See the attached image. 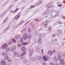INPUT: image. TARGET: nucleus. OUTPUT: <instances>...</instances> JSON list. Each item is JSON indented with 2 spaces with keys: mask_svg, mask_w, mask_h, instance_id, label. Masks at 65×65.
<instances>
[{
  "mask_svg": "<svg viewBox=\"0 0 65 65\" xmlns=\"http://www.w3.org/2000/svg\"><path fill=\"white\" fill-rule=\"evenodd\" d=\"M52 51H49L48 52V54H49V55H52Z\"/></svg>",
  "mask_w": 65,
  "mask_h": 65,
  "instance_id": "obj_9",
  "label": "nucleus"
},
{
  "mask_svg": "<svg viewBox=\"0 0 65 65\" xmlns=\"http://www.w3.org/2000/svg\"><path fill=\"white\" fill-rule=\"evenodd\" d=\"M43 59L44 61H47L48 60L47 58L45 56H43Z\"/></svg>",
  "mask_w": 65,
  "mask_h": 65,
  "instance_id": "obj_4",
  "label": "nucleus"
},
{
  "mask_svg": "<svg viewBox=\"0 0 65 65\" xmlns=\"http://www.w3.org/2000/svg\"><path fill=\"white\" fill-rule=\"evenodd\" d=\"M21 56H19V57H20Z\"/></svg>",
  "mask_w": 65,
  "mask_h": 65,
  "instance_id": "obj_32",
  "label": "nucleus"
},
{
  "mask_svg": "<svg viewBox=\"0 0 65 65\" xmlns=\"http://www.w3.org/2000/svg\"><path fill=\"white\" fill-rule=\"evenodd\" d=\"M21 49L22 51H24L26 50V47H22Z\"/></svg>",
  "mask_w": 65,
  "mask_h": 65,
  "instance_id": "obj_10",
  "label": "nucleus"
},
{
  "mask_svg": "<svg viewBox=\"0 0 65 65\" xmlns=\"http://www.w3.org/2000/svg\"><path fill=\"white\" fill-rule=\"evenodd\" d=\"M63 18L64 19H65V17H63Z\"/></svg>",
  "mask_w": 65,
  "mask_h": 65,
  "instance_id": "obj_28",
  "label": "nucleus"
},
{
  "mask_svg": "<svg viewBox=\"0 0 65 65\" xmlns=\"http://www.w3.org/2000/svg\"><path fill=\"white\" fill-rule=\"evenodd\" d=\"M16 54H17V52H14V55H16Z\"/></svg>",
  "mask_w": 65,
  "mask_h": 65,
  "instance_id": "obj_18",
  "label": "nucleus"
},
{
  "mask_svg": "<svg viewBox=\"0 0 65 65\" xmlns=\"http://www.w3.org/2000/svg\"><path fill=\"white\" fill-rule=\"evenodd\" d=\"M62 6V5H58V6L59 7H61V6Z\"/></svg>",
  "mask_w": 65,
  "mask_h": 65,
  "instance_id": "obj_20",
  "label": "nucleus"
},
{
  "mask_svg": "<svg viewBox=\"0 0 65 65\" xmlns=\"http://www.w3.org/2000/svg\"><path fill=\"white\" fill-rule=\"evenodd\" d=\"M21 17V16L20 15H17L15 17V18L16 20H18L20 17Z\"/></svg>",
  "mask_w": 65,
  "mask_h": 65,
  "instance_id": "obj_8",
  "label": "nucleus"
},
{
  "mask_svg": "<svg viewBox=\"0 0 65 65\" xmlns=\"http://www.w3.org/2000/svg\"><path fill=\"white\" fill-rule=\"evenodd\" d=\"M19 10V9H18V8H17L15 10V11H17V10Z\"/></svg>",
  "mask_w": 65,
  "mask_h": 65,
  "instance_id": "obj_22",
  "label": "nucleus"
},
{
  "mask_svg": "<svg viewBox=\"0 0 65 65\" xmlns=\"http://www.w3.org/2000/svg\"><path fill=\"white\" fill-rule=\"evenodd\" d=\"M5 59L6 60H8V62H10L11 61V59L8 57V56L7 55H5Z\"/></svg>",
  "mask_w": 65,
  "mask_h": 65,
  "instance_id": "obj_1",
  "label": "nucleus"
},
{
  "mask_svg": "<svg viewBox=\"0 0 65 65\" xmlns=\"http://www.w3.org/2000/svg\"><path fill=\"white\" fill-rule=\"evenodd\" d=\"M63 65H65V63H63Z\"/></svg>",
  "mask_w": 65,
  "mask_h": 65,
  "instance_id": "obj_27",
  "label": "nucleus"
},
{
  "mask_svg": "<svg viewBox=\"0 0 65 65\" xmlns=\"http://www.w3.org/2000/svg\"><path fill=\"white\" fill-rule=\"evenodd\" d=\"M8 47V45L6 44H4L2 45V47L3 49H6Z\"/></svg>",
  "mask_w": 65,
  "mask_h": 65,
  "instance_id": "obj_2",
  "label": "nucleus"
},
{
  "mask_svg": "<svg viewBox=\"0 0 65 65\" xmlns=\"http://www.w3.org/2000/svg\"><path fill=\"white\" fill-rule=\"evenodd\" d=\"M1 64L2 65H5V61L3 60H2L1 62Z\"/></svg>",
  "mask_w": 65,
  "mask_h": 65,
  "instance_id": "obj_5",
  "label": "nucleus"
},
{
  "mask_svg": "<svg viewBox=\"0 0 65 65\" xmlns=\"http://www.w3.org/2000/svg\"><path fill=\"white\" fill-rule=\"evenodd\" d=\"M51 59V58H50V57H48L47 59H48L49 60H50Z\"/></svg>",
  "mask_w": 65,
  "mask_h": 65,
  "instance_id": "obj_21",
  "label": "nucleus"
},
{
  "mask_svg": "<svg viewBox=\"0 0 65 65\" xmlns=\"http://www.w3.org/2000/svg\"><path fill=\"white\" fill-rule=\"evenodd\" d=\"M12 43V42L11 41H10L9 42L8 44L9 45H11V44Z\"/></svg>",
  "mask_w": 65,
  "mask_h": 65,
  "instance_id": "obj_14",
  "label": "nucleus"
},
{
  "mask_svg": "<svg viewBox=\"0 0 65 65\" xmlns=\"http://www.w3.org/2000/svg\"><path fill=\"white\" fill-rule=\"evenodd\" d=\"M35 7V6H32L31 7V8H33V7Z\"/></svg>",
  "mask_w": 65,
  "mask_h": 65,
  "instance_id": "obj_26",
  "label": "nucleus"
},
{
  "mask_svg": "<svg viewBox=\"0 0 65 65\" xmlns=\"http://www.w3.org/2000/svg\"><path fill=\"white\" fill-rule=\"evenodd\" d=\"M27 34H25L23 35V39H26L27 38Z\"/></svg>",
  "mask_w": 65,
  "mask_h": 65,
  "instance_id": "obj_6",
  "label": "nucleus"
},
{
  "mask_svg": "<svg viewBox=\"0 0 65 65\" xmlns=\"http://www.w3.org/2000/svg\"><path fill=\"white\" fill-rule=\"evenodd\" d=\"M15 37L16 38H17V39H18L20 37L19 36H16Z\"/></svg>",
  "mask_w": 65,
  "mask_h": 65,
  "instance_id": "obj_12",
  "label": "nucleus"
},
{
  "mask_svg": "<svg viewBox=\"0 0 65 65\" xmlns=\"http://www.w3.org/2000/svg\"><path fill=\"white\" fill-rule=\"evenodd\" d=\"M28 43V42H25L24 43L22 44V45H27V44Z\"/></svg>",
  "mask_w": 65,
  "mask_h": 65,
  "instance_id": "obj_11",
  "label": "nucleus"
},
{
  "mask_svg": "<svg viewBox=\"0 0 65 65\" xmlns=\"http://www.w3.org/2000/svg\"><path fill=\"white\" fill-rule=\"evenodd\" d=\"M54 52H55H55H56V51L55 50H54Z\"/></svg>",
  "mask_w": 65,
  "mask_h": 65,
  "instance_id": "obj_29",
  "label": "nucleus"
},
{
  "mask_svg": "<svg viewBox=\"0 0 65 65\" xmlns=\"http://www.w3.org/2000/svg\"><path fill=\"white\" fill-rule=\"evenodd\" d=\"M55 65H59L58 63H56Z\"/></svg>",
  "mask_w": 65,
  "mask_h": 65,
  "instance_id": "obj_25",
  "label": "nucleus"
},
{
  "mask_svg": "<svg viewBox=\"0 0 65 65\" xmlns=\"http://www.w3.org/2000/svg\"><path fill=\"white\" fill-rule=\"evenodd\" d=\"M7 65H9V64H7Z\"/></svg>",
  "mask_w": 65,
  "mask_h": 65,
  "instance_id": "obj_30",
  "label": "nucleus"
},
{
  "mask_svg": "<svg viewBox=\"0 0 65 65\" xmlns=\"http://www.w3.org/2000/svg\"><path fill=\"white\" fill-rule=\"evenodd\" d=\"M43 50H42V54H43Z\"/></svg>",
  "mask_w": 65,
  "mask_h": 65,
  "instance_id": "obj_24",
  "label": "nucleus"
},
{
  "mask_svg": "<svg viewBox=\"0 0 65 65\" xmlns=\"http://www.w3.org/2000/svg\"><path fill=\"white\" fill-rule=\"evenodd\" d=\"M15 50H16V47L14 46H13L12 47V48L11 50V51L12 52H13Z\"/></svg>",
  "mask_w": 65,
  "mask_h": 65,
  "instance_id": "obj_3",
  "label": "nucleus"
},
{
  "mask_svg": "<svg viewBox=\"0 0 65 65\" xmlns=\"http://www.w3.org/2000/svg\"><path fill=\"white\" fill-rule=\"evenodd\" d=\"M61 57H62V55H60V56H59V59H60V58H61Z\"/></svg>",
  "mask_w": 65,
  "mask_h": 65,
  "instance_id": "obj_15",
  "label": "nucleus"
},
{
  "mask_svg": "<svg viewBox=\"0 0 65 65\" xmlns=\"http://www.w3.org/2000/svg\"><path fill=\"white\" fill-rule=\"evenodd\" d=\"M20 40L21 42H22V41H23V39H22V38H21Z\"/></svg>",
  "mask_w": 65,
  "mask_h": 65,
  "instance_id": "obj_16",
  "label": "nucleus"
},
{
  "mask_svg": "<svg viewBox=\"0 0 65 65\" xmlns=\"http://www.w3.org/2000/svg\"><path fill=\"white\" fill-rule=\"evenodd\" d=\"M18 47H20V46H21V45L19 44V45H18Z\"/></svg>",
  "mask_w": 65,
  "mask_h": 65,
  "instance_id": "obj_23",
  "label": "nucleus"
},
{
  "mask_svg": "<svg viewBox=\"0 0 65 65\" xmlns=\"http://www.w3.org/2000/svg\"><path fill=\"white\" fill-rule=\"evenodd\" d=\"M25 52H24V53H23V54L22 55H21V56H23V55H25Z\"/></svg>",
  "mask_w": 65,
  "mask_h": 65,
  "instance_id": "obj_17",
  "label": "nucleus"
},
{
  "mask_svg": "<svg viewBox=\"0 0 65 65\" xmlns=\"http://www.w3.org/2000/svg\"><path fill=\"white\" fill-rule=\"evenodd\" d=\"M2 55L3 56H4V55H5V53H2Z\"/></svg>",
  "mask_w": 65,
  "mask_h": 65,
  "instance_id": "obj_19",
  "label": "nucleus"
},
{
  "mask_svg": "<svg viewBox=\"0 0 65 65\" xmlns=\"http://www.w3.org/2000/svg\"><path fill=\"white\" fill-rule=\"evenodd\" d=\"M59 60L60 61V63L61 64L62 63H64V59H59Z\"/></svg>",
  "mask_w": 65,
  "mask_h": 65,
  "instance_id": "obj_7",
  "label": "nucleus"
},
{
  "mask_svg": "<svg viewBox=\"0 0 65 65\" xmlns=\"http://www.w3.org/2000/svg\"><path fill=\"white\" fill-rule=\"evenodd\" d=\"M59 55H60V54H58V56H59Z\"/></svg>",
  "mask_w": 65,
  "mask_h": 65,
  "instance_id": "obj_31",
  "label": "nucleus"
},
{
  "mask_svg": "<svg viewBox=\"0 0 65 65\" xmlns=\"http://www.w3.org/2000/svg\"><path fill=\"white\" fill-rule=\"evenodd\" d=\"M12 41L14 42V43L16 42V41L15 40H14V39H12Z\"/></svg>",
  "mask_w": 65,
  "mask_h": 65,
  "instance_id": "obj_13",
  "label": "nucleus"
}]
</instances>
